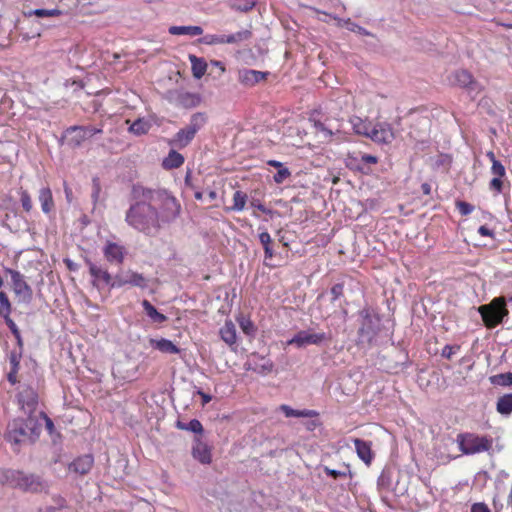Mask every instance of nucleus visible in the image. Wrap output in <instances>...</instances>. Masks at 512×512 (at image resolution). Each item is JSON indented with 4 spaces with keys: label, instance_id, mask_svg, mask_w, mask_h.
<instances>
[{
    "label": "nucleus",
    "instance_id": "a211bd4d",
    "mask_svg": "<svg viewBox=\"0 0 512 512\" xmlns=\"http://www.w3.org/2000/svg\"><path fill=\"white\" fill-rule=\"evenodd\" d=\"M94 464V458L90 454H86L76 458L69 464V471L79 475H85L89 473Z\"/></svg>",
    "mask_w": 512,
    "mask_h": 512
},
{
    "label": "nucleus",
    "instance_id": "3c124183",
    "mask_svg": "<svg viewBox=\"0 0 512 512\" xmlns=\"http://www.w3.org/2000/svg\"><path fill=\"white\" fill-rule=\"evenodd\" d=\"M459 346L445 345L442 349L441 356L446 359H451L452 356L459 350Z\"/></svg>",
    "mask_w": 512,
    "mask_h": 512
},
{
    "label": "nucleus",
    "instance_id": "5fc2aeb1",
    "mask_svg": "<svg viewBox=\"0 0 512 512\" xmlns=\"http://www.w3.org/2000/svg\"><path fill=\"white\" fill-rule=\"evenodd\" d=\"M501 178L502 177H494L489 183V188L491 190H495L497 193H500L503 187V182Z\"/></svg>",
    "mask_w": 512,
    "mask_h": 512
},
{
    "label": "nucleus",
    "instance_id": "de8ad7c7",
    "mask_svg": "<svg viewBox=\"0 0 512 512\" xmlns=\"http://www.w3.org/2000/svg\"><path fill=\"white\" fill-rule=\"evenodd\" d=\"M291 176V172L287 167H283L279 169L277 173L273 176L275 183L282 184L286 179Z\"/></svg>",
    "mask_w": 512,
    "mask_h": 512
},
{
    "label": "nucleus",
    "instance_id": "0eeeda50",
    "mask_svg": "<svg viewBox=\"0 0 512 512\" xmlns=\"http://www.w3.org/2000/svg\"><path fill=\"white\" fill-rule=\"evenodd\" d=\"M459 448L463 454L472 455L489 451L492 447V439L486 436H477L471 433L457 436Z\"/></svg>",
    "mask_w": 512,
    "mask_h": 512
},
{
    "label": "nucleus",
    "instance_id": "37998d69",
    "mask_svg": "<svg viewBox=\"0 0 512 512\" xmlns=\"http://www.w3.org/2000/svg\"><path fill=\"white\" fill-rule=\"evenodd\" d=\"M11 303L5 292H0V317L10 316L11 314Z\"/></svg>",
    "mask_w": 512,
    "mask_h": 512
},
{
    "label": "nucleus",
    "instance_id": "052dcab7",
    "mask_svg": "<svg viewBox=\"0 0 512 512\" xmlns=\"http://www.w3.org/2000/svg\"><path fill=\"white\" fill-rule=\"evenodd\" d=\"M478 233L482 236H488V237H493L494 236V233L492 230H490L487 226L485 225H482L479 227L478 229Z\"/></svg>",
    "mask_w": 512,
    "mask_h": 512
},
{
    "label": "nucleus",
    "instance_id": "bb28decb",
    "mask_svg": "<svg viewBox=\"0 0 512 512\" xmlns=\"http://www.w3.org/2000/svg\"><path fill=\"white\" fill-rule=\"evenodd\" d=\"M189 61L191 63L192 75L196 79L202 78L207 70V63L203 58H199L195 55H189Z\"/></svg>",
    "mask_w": 512,
    "mask_h": 512
},
{
    "label": "nucleus",
    "instance_id": "c85d7f7f",
    "mask_svg": "<svg viewBox=\"0 0 512 512\" xmlns=\"http://www.w3.org/2000/svg\"><path fill=\"white\" fill-rule=\"evenodd\" d=\"M252 31L249 29H243L230 35H224L225 44L239 45L247 42L252 38Z\"/></svg>",
    "mask_w": 512,
    "mask_h": 512
},
{
    "label": "nucleus",
    "instance_id": "6e6d98bb",
    "mask_svg": "<svg viewBox=\"0 0 512 512\" xmlns=\"http://www.w3.org/2000/svg\"><path fill=\"white\" fill-rule=\"evenodd\" d=\"M3 319L13 335L20 333V330L10 316L3 317Z\"/></svg>",
    "mask_w": 512,
    "mask_h": 512
},
{
    "label": "nucleus",
    "instance_id": "49530a36",
    "mask_svg": "<svg viewBox=\"0 0 512 512\" xmlns=\"http://www.w3.org/2000/svg\"><path fill=\"white\" fill-rule=\"evenodd\" d=\"M20 201L23 209L26 212H30L33 208L32 199L29 193L26 190L20 191Z\"/></svg>",
    "mask_w": 512,
    "mask_h": 512
},
{
    "label": "nucleus",
    "instance_id": "473e14b6",
    "mask_svg": "<svg viewBox=\"0 0 512 512\" xmlns=\"http://www.w3.org/2000/svg\"><path fill=\"white\" fill-rule=\"evenodd\" d=\"M169 33L172 35L198 36L203 33V29L200 26H171Z\"/></svg>",
    "mask_w": 512,
    "mask_h": 512
},
{
    "label": "nucleus",
    "instance_id": "4be33fe9",
    "mask_svg": "<svg viewBox=\"0 0 512 512\" xmlns=\"http://www.w3.org/2000/svg\"><path fill=\"white\" fill-rule=\"evenodd\" d=\"M38 200L41 204L42 212L49 215L55 210V203L52 191L49 187H42L38 193Z\"/></svg>",
    "mask_w": 512,
    "mask_h": 512
},
{
    "label": "nucleus",
    "instance_id": "6ab92c4d",
    "mask_svg": "<svg viewBox=\"0 0 512 512\" xmlns=\"http://www.w3.org/2000/svg\"><path fill=\"white\" fill-rule=\"evenodd\" d=\"M123 250L122 246L113 242H108L103 249V254L108 262L121 264L124 260Z\"/></svg>",
    "mask_w": 512,
    "mask_h": 512
},
{
    "label": "nucleus",
    "instance_id": "f03ea898",
    "mask_svg": "<svg viewBox=\"0 0 512 512\" xmlns=\"http://www.w3.org/2000/svg\"><path fill=\"white\" fill-rule=\"evenodd\" d=\"M42 423L37 415H27L25 418L18 417L8 423L5 439L14 450L19 447L32 445L40 437Z\"/></svg>",
    "mask_w": 512,
    "mask_h": 512
},
{
    "label": "nucleus",
    "instance_id": "b1692460",
    "mask_svg": "<svg viewBox=\"0 0 512 512\" xmlns=\"http://www.w3.org/2000/svg\"><path fill=\"white\" fill-rule=\"evenodd\" d=\"M356 453L358 457L367 465H369L373 459V453L371 450V442L362 439L353 440Z\"/></svg>",
    "mask_w": 512,
    "mask_h": 512
},
{
    "label": "nucleus",
    "instance_id": "9b49d317",
    "mask_svg": "<svg viewBox=\"0 0 512 512\" xmlns=\"http://www.w3.org/2000/svg\"><path fill=\"white\" fill-rule=\"evenodd\" d=\"M330 338L331 337L324 332L315 333L311 330H301L288 340L287 344L294 345L297 348H304L309 345H320Z\"/></svg>",
    "mask_w": 512,
    "mask_h": 512
},
{
    "label": "nucleus",
    "instance_id": "13d9d810",
    "mask_svg": "<svg viewBox=\"0 0 512 512\" xmlns=\"http://www.w3.org/2000/svg\"><path fill=\"white\" fill-rule=\"evenodd\" d=\"M471 512H490V509L484 503H475L471 507Z\"/></svg>",
    "mask_w": 512,
    "mask_h": 512
},
{
    "label": "nucleus",
    "instance_id": "bf43d9fd",
    "mask_svg": "<svg viewBox=\"0 0 512 512\" xmlns=\"http://www.w3.org/2000/svg\"><path fill=\"white\" fill-rule=\"evenodd\" d=\"M85 135L87 138L92 137L93 135L97 133H102V129L95 128L92 126H84Z\"/></svg>",
    "mask_w": 512,
    "mask_h": 512
},
{
    "label": "nucleus",
    "instance_id": "7ed1b4c3",
    "mask_svg": "<svg viewBox=\"0 0 512 512\" xmlns=\"http://www.w3.org/2000/svg\"><path fill=\"white\" fill-rule=\"evenodd\" d=\"M0 484L31 493L42 492L47 488L46 482L40 476L14 469L0 468Z\"/></svg>",
    "mask_w": 512,
    "mask_h": 512
},
{
    "label": "nucleus",
    "instance_id": "f3484780",
    "mask_svg": "<svg viewBox=\"0 0 512 512\" xmlns=\"http://www.w3.org/2000/svg\"><path fill=\"white\" fill-rule=\"evenodd\" d=\"M21 351L11 350L7 354V359L10 365V370L7 373V380L11 385H15L19 382L17 374L20 368V361L22 358Z\"/></svg>",
    "mask_w": 512,
    "mask_h": 512
},
{
    "label": "nucleus",
    "instance_id": "ddd939ff",
    "mask_svg": "<svg viewBox=\"0 0 512 512\" xmlns=\"http://www.w3.org/2000/svg\"><path fill=\"white\" fill-rule=\"evenodd\" d=\"M449 83L466 89L469 93H478L481 89L479 83L474 80L467 70H456L448 77Z\"/></svg>",
    "mask_w": 512,
    "mask_h": 512
},
{
    "label": "nucleus",
    "instance_id": "393cba45",
    "mask_svg": "<svg viewBox=\"0 0 512 512\" xmlns=\"http://www.w3.org/2000/svg\"><path fill=\"white\" fill-rule=\"evenodd\" d=\"M253 361V370L257 373L268 374L273 370V362L263 356L253 354L251 357Z\"/></svg>",
    "mask_w": 512,
    "mask_h": 512
},
{
    "label": "nucleus",
    "instance_id": "680f3d73",
    "mask_svg": "<svg viewBox=\"0 0 512 512\" xmlns=\"http://www.w3.org/2000/svg\"><path fill=\"white\" fill-rule=\"evenodd\" d=\"M14 337L16 339V344H17V348L15 350L16 351H21V353H23L24 341H23V338L21 336V333H18L16 335H14Z\"/></svg>",
    "mask_w": 512,
    "mask_h": 512
},
{
    "label": "nucleus",
    "instance_id": "c756f323",
    "mask_svg": "<svg viewBox=\"0 0 512 512\" xmlns=\"http://www.w3.org/2000/svg\"><path fill=\"white\" fill-rule=\"evenodd\" d=\"M280 411H282L284 413V415L288 418L290 417H297V418H310V417H314L317 415V412L314 411V410H309V409H303V410H296V409H293L291 408L290 406L286 405V404H282L280 407H279Z\"/></svg>",
    "mask_w": 512,
    "mask_h": 512
},
{
    "label": "nucleus",
    "instance_id": "2eb2a0df",
    "mask_svg": "<svg viewBox=\"0 0 512 512\" xmlns=\"http://www.w3.org/2000/svg\"><path fill=\"white\" fill-rule=\"evenodd\" d=\"M368 138L376 143H390L394 139V133L390 124L382 122L372 125Z\"/></svg>",
    "mask_w": 512,
    "mask_h": 512
},
{
    "label": "nucleus",
    "instance_id": "f8f14e48",
    "mask_svg": "<svg viewBox=\"0 0 512 512\" xmlns=\"http://www.w3.org/2000/svg\"><path fill=\"white\" fill-rule=\"evenodd\" d=\"M148 284L149 280L143 274L133 270H127L119 272L114 276L112 288H121L125 285H131L133 287L146 289Z\"/></svg>",
    "mask_w": 512,
    "mask_h": 512
},
{
    "label": "nucleus",
    "instance_id": "2f4dec72",
    "mask_svg": "<svg viewBox=\"0 0 512 512\" xmlns=\"http://www.w3.org/2000/svg\"><path fill=\"white\" fill-rule=\"evenodd\" d=\"M142 306L146 315L153 323L161 324L167 320V317L164 314L158 312L157 309L148 300H143Z\"/></svg>",
    "mask_w": 512,
    "mask_h": 512
},
{
    "label": "nucleus",
    "instance_id": "774afa93",
    "mask_svg": "<svg viewBox=\"0 0 512 512\" xmlns=\"http://www.w3.org/2000/svg\"><path fill=\"white\" fill-rule=\"evenodd\" d=\"M421 190L423 194L430 195L431 194V185L429 183H423L421 185Z\"/></svg>",
    "mask_w": 512,
    "mask_h": 512
},
{
    "label": "nucleus",
    "instance_id": "f257e3e1",
    "mask_svg": "<svg viewBox=\"0 0 512 512\" xmlns=\"http://www.w3.org/2000/svg\"><path fill=\"white\" fill-rule=\"evenodd\" d=\"M134 201L126 211L125 221L134 230L155 237L165 226L173 223L181 213L179 201L165 189H151L133 184Z\"/></svg>",
    "mask_w": 512,
    "mask_h": 512
},
{
    "label": "nucleus",
    "instance_id": "c9c22d12",
    "mask_svg": "<svg viewBox=\"0 0 512 512\" xmlns=\"http://www.w3.org/2000/svg\"><path fill=\"white\" fill-rule=\"evenodd\" d=\"M228 6L238 12H248L256 5V0H229Z\"/></svg>",
    "mask_w": 512,
    "mask_h": 512
},
{
    "label": "nucleus",
    "instance_id": "6e6552de",
    "mask_svg": "<svg viewBox=\"0 0 512 512\" xmlns=\"http://www.w3.org/2000/svg\"><path fill=\"white\" fill-rule=\"evenodd\" d=\"M344 161L349 170L369 175L372 173L371 166L378 163V158L362 152H353L348 153Z\"/></svg>",
    "mask_w": 512,
    "mask_h": 512
},
{
    "label": "nucleus",
    "instance_id": "4d7b16f0",
    "mask_svg": "<svg viewBox=\"0 0 512 512\" xmlns=\"http://www.w3.org/2000/svg\"><path fill=\"white\" fill-rule=\"evenodd\" d=\"M331 294L333 296V300L338 299L343 294V285L342 284H335L331 288Z\"/></svg>",
    "mask_w": 512,
    "mask_h": 512
},
{
    "label": "nucleus",
    "instance_id": "4c0bfd02",
    "mask_svg": "<svg viewBox=\"0 0 512 512\" xmlns=\"http://www.w3.org/2000/svg\"><path fill=\"white\" fill-rule=\"evenodd\" d=\"M150 127L151 125L148 121L144 119H137L131 124V126L129 127V131L139 136L146 134L149 131Z\"/></svg>",
    "mask_w": 512,
    "mask_h": 512
},
{
    "label": "nucleus",
    "instance_id": "69168bd1",
    "mask_svg": "<svg viewBox=\"0 0 512 512\" xmlns=\"http://www.w3.org/2000/svg\"><path fill=\"white\" fill-rule=\"evenodd\" d=\"M64 193H65L67 202L71 203L73 193H72V189L68 186V184L66 182H64Z\"/></svg>",
    "mask_w": 512,
    "mask_h": 512
},
{
    "label": "nucleus",
    "instance_id": "5701e85b",
    "mask_svg": "<svg viewBox=\"0 0 512 512\" xmlns=\"http://www.w3.org/2000/svg\"><path fill=\"white\" fill-rule=\"evenodd\" d=\"M259 241L264 249V265L273 267V265L268 262V260H271L276 254L270 234L267 231L261 232L259 234Z\"/></svg>",
    "mask_w": 512,
    "mask_h": 512
},
{
    "label": "nucleus",
    "instance_id": "09e8293b",
    "mask_svg": "<svg viewBox=\"0 0 512 512\" xmlns=\"http://www.w3.org/2000/svg\"><path fill=\"white\" fill-rule=\"evenodd\" d=\"M456 206H457L460 214L463 216L469 215L474 210V206L465 201H458L456 203Z\"/></svg>",
    "mask_w": 512,
    "mask_h": 512
},
{
    "label": "nucleus",
    "instance_id": "338daca9",
    "mask_svg": "<svg viewBox=\"0 0 512 512\" xmlns=\"http://www.w3.org/2000/svg\"><path fill=\"white\" fill-rule=\"evenodd\" d=\"M267 164H268V165H270V166H273V167L277 168L278 170H279V169H282L283 167H285V166L283 165V163H282V162L277 161V160H269V161L267 162Z\"/></svg>",
    "mask_w": 512,
    "mask_h": 512
},
{
    "label": "nucleus",
    "instance_id": "8fccbe9b",
    "mask_svg": "<svg viewBox=\"0 0 512 512\" xmlns=\"http://www.w3.org/2000/svg\"><path fill=\"white\" fill-rule=\"evenodd\" d=\"M491 172L496 177H504L506 174L505 167L502 165V163L500 161H494L492 163Z\"/></svg>",
    "mask_w": 512,
    "mask_h": 512
},
{
    "label": "nucleus",
    "instance_id": "4468645a",
    "mask_svg": "<svg viewBox=\"0 0 512 512\" xmlns=\"http://www.w3.org/2000/svg\"><path fill=\"white\" fill-rule=\"evenodd\" d=\"M86 264L88 265L90 275L93 277L92 285L94 287L100 290L104 285H106L113 289L112 284L114 282V277L111 276L106 268L98 266L91 260H86Z\"/></svg>",
    "mask_w": 512,
    "mask_h": 512
},
{
    "label": "nucleus",
    "instance_id": "58836bf2",
    "mask_svg": "<svg viewBox=\"0 0 512 512\" xmlns=\"http://www.w3.org/2000/svg\"><path fill=\"white\" fill-rule=\"evenodd\" d=\"M246 202L247 194L237 190L233 194V205L228 209L232 211H242L245 208Z\"/></svg>",
    "mask_w": 512,
    "mask_h": 512
},
{
    "label": "nucleus",
    "instance_id": "f704fd0d",
    "mask_svg": "<svg viewBox=\"0 0 512 512\" xmlns=\"http://www.w3.org/2000/svg\"><path fill=\"white\" fill-rule=\"evenodd\" d=\"M220 335L222 340L228 345H232L236 342V329L232 322H226L225 325L220 329Z\"/></svg>",
    "mask_w": 512,
    "mask_h": 512
},
{
    "label": "nucleus",
    "instance_id": "72a5a7b5",
    "mask_svg": "<svg viewBox=\"0 0 512 512\" xmlns=\"http://www.w3.org/2000/svg\"><path fill=\"white\" fill-rule=\"evenodd\" d=\"M183 163L184 157L175 150H171L163 161V167L166 169H175L179 168Z\"/></svg>",
    "mask_w": 512,
    "mask_h": 512
},
{
    "label": "nucleus",
    "instance_id": "39448f33",
    "mask_svg": "<svg viewBox=\"0 0 512 512\" xmlns=\"http://www.w3.org/2000/svg\"><path fill=\"white\" fill-rule=\"evenodd\" d=\"M361 325L358 330L361 343H371L380 330V317L371 308H363L359 312Z\"/></svg>",
    "mask_w": 512,
    "mask_h": 512
},
{
    "label": "nucleus",
    "instance_id": "0e129e2a",
    "mask_svg": "<svg viewBox=\"0 0 512 512\" xmlns=\"http://www.w3.org/2000/svg\"><path fill=\"white\" fill-rule=\"evenodd\" d=\"M178 99L181 103L186 104L188 100L194 99V95L190 93H181L179 94Z\"/></svg>",
    "mask_w": 512,
    "mask_h": 512
},
{
    "label": "nucleus",
    "instance_id": "603ef678",
    "mask_svg": "<svg viewBox=\"0 0 512 512\" xmlns=\"http://www.w3.org/2000/svg\"><path fill=\"white\" fill-rule=\"evenodd\" d=\"M240 326L243 332L246 333L247 335H251L255 331L253 323L248 319H242L240 321Z\"/></svg>",
    "mask_w": 512,
    "mask_h": 512
},
{
    "label": "nucleus",
    "instance_id": "79ce46f5",
    "mask_svg": "<svg viewBox=\"0 0 512 512\" xmlns=\"http://www.w3.org/2000/svg\"><path fill=\"white\" fill-rule=\"evenodd\" d=\"M324 472L327 476H330L334 479L347 477V476L352 477V472L350 470L349 465H345V464L343 465L342 470L331 469V468L325 466Z\"/></svg>",
    "mask_w": 512,
    "mask_h": 512
},
{
    "label": "nucleus",
    "instance_id": "864d4df0",
    "mask_svg": "<svg viewBox=\"0 0 512 512\" xmlns=\"http://www.w3.org/2000/svg\"><path fill=\"white\" fill-rule=\"evenodd\" d=\"M37 416L38 418L44 420L47 431L49 432V434H52L55 429L53 421L44 412H40L39 415Z\"/></svg>",
    "mask_w": 512,
    "mask_h": 512
},
{
    "label": "nucleus",
    "instance_id": "a18cd8bd",
    "mask_svg": "<svg viewBox=\"0 0 512 512\" xmlns=\"http://www.w3.org/2000/svg\"><path fill=\"white\" fill-rule=\"evenodd\" d=\"M61 11L58 9H35L28 13L29 16L35 15L37 17H53L59 16Z\"/></svg>",
    "mask_w": 512,
    "mask_h": 512
},
{
    "label": "nucleus",
    "instance_id": "7c9ffc66",
    "mask_svg": "<svg viewBox=\"0 0 512 512\" xmlns=\"http://www.w3.org/2000/svg\"><path fill=\"white\" fill-rule=\"evenodd\" d=\"M496 411L503 416H509L512 413V393L504 394L498 398Z\"/></svg>",
    "mask_w": 512,
    "mask_h": 512
},
{
    "label": "nucleus",
    "instance_id": "423d86ee",
    "mask_svg": "<svg viewBox=\"0 0 512 512\" xmlns=\"http://www.w3.org/2000/svg\"><path fill=\"white\" fill-rule=\"evenodd\" d=\"M205 122L206 117L203 113L198 112L193 114L190 118L189 124L175 134L170 144L179 149L188 146L196 133L204 126Z\"/></svg>",
    "mask_w": 512,
    "mask_h": 512
},
{
    "label": "nucleus",
    "instance_id": "a878e982",
    "mask_svg": "<svg viewBox=\"0 0 512 512\" xmlns=\"http://www.w3.org/2000/svg\"><path fill=\"white\" fill-rule=\"evenodd\" d=\"M150 344L153 348L168 354H177L180 352L179 348L171 341L165 338L159 340L151 339Z\"/></svg>",
    "mask_w": 512,
    "mask_h": 512
},
{
    "label": "nucleus",
    "instance_id": "e2e57ef3",
    "mask_svg": "<svg viewBox=\"0 0 512 512\" xmlns=\"http://www.w3.org/2000/svg\"><path fill=\"white\" fill-rule=\"evenodd\" d=\"M251 206L257 208L258 210L262 211L263 213H271V210H268L263 204H261L258 200H253L251 202Z\"/></svg>",
    "mask_w": 512,
    "mask_h": 512
},
{
    "label": "nucleus",
    "instance_id": "dca6fc26",
    "mask_svg": "<svg viewBox=\"0 0 512 512\" xmlns=\"http://www.w3.org/2000/svg\"><path fill=\"white\" fill-rule=\"evenodd\" d=\"M192 456L202 464H210L212 460L211 448L201 437L196 436L192 446Z\"/></svg>",
    "mask_w": 512,
    "mask_h": 512
},
{
    "label": "nucleus",
    "instance_id": "9d476101",
    "mask_svg": "<svg viewBox=\"0 0 512 512\" xmlns=\"http://www.w3.org/2000/svg\"><path fill=\"white\" fill-rule=\"evenodd\" d=\"M21 409L27 415H36L35 411L39 403V394L37 389L30 384H22L17 394Z\"/></svg>",
    "mask_w": 512,
    "mask_h": 512
},
{
    "label": "nucleus",
    "instance_id": "1a4fd4ad",
    "mask_svg": "<svg viewBox=\"0 0 512 512\" xmlns=\"http://www.w3.org/2000/svg\"><path fill=\"white\" fill-rule=\"evenodd\" d=\"M5 272L11 276L12 288L18 301L30 304L33 299V290L25 281L24 276L17 270L6 268Z\"/></svg>",
    "mask_w": 512,
    "mask_h": 512
},
{
    "label": "nucleus",
    "instance_id": "ea45409f",
    "mask_svg": "<svg viewBox=\"0 0 512 512\" xmlns=\"http://www.w3.org/2000/svg\"><path fill=\"white\" fill-rule=\"evenodd\" d=\"M493 385L508 387L512 386V372L500 373L490 377Z\"/></svg>",
    "mask_w": 512,
    "mask_h": 512
},
{
    "label": "nucleus",
    "instance_id": "e433bc0d",
    "mask_svg": "<svg viewBox=\"0 0 512 512\" xmlns=\"http://www.w3.org/2000/svg\"><path fill=\"white\" fill-rule=\"evenodd\" d=\"M176 427L180 430L191 431L199 435H201L204 431L203 425L197 419H192L188 423L177 421Z\"/></svg>",
    "mask_w": 512,
    "mask_h": 512
},
{
    "label": "nucleus",
    "instance_id": "aec40b11",
    "mask_svg": "<svg viewBox=\"0 0 512 512\" xmlns=\"http://www.w3.org/2000/svg\"><path fill=\"white\" fill-rule=\"evenodd\" d=\"M267 75V72L244 69L239 72V81L244 85L252 86L263 81Z\"/></svg>",
    "mask_w": 512,
    "mask_h": 512
},
{
    "label": "nucleus",
    "instance_id": "cd10ccee",
    "mask_svg": "<svg viewBox=\"0 0 512 512\" xmlns=\"http://www.w3.org/2000/svg\"><path fill=\"white\" fill-rule=\"evenodd\" d=\"M353 131L358 135L369 137L372 124L362 120L360 117L352 116L349 120Z\"/></svg>",
    "mask_w": 512,
    "mask_h": 512
},
{
    "label": "nucleus",
    "instance_id": "20e7f679",
    "mask_svg": "<svg viewBox=\"0 0 512 512\" xmlns=\"http://www.w3.org/2000/svg\"><path fill=\"white\" fill-rule=\"evenodd\" d=\"M478 312L488 329L497 327L509 315L504 297H496L490 303L479 306Z\"/></svg>",
    "mask_w": 512,
    "mask_h": 512
},
{
    "label": "nucleus",
    "instance_id": "c03bdc74",
    "mask_svg": "<svg viewBox=\"0 0 512 512\" xmlns=\"http://www.w3.org/2000/svg\"><path fill=\"white\" fill-rule=\"evenodd\" d=\"M199 42L205 45H217L225 44V39L224 35L206 34L201 39H199Z\"/></svg>",
    "mask_w": 512,
    "mask_h": 512
},
{
    "label": "nucleus",
    "instance_id": "a19ab883",
    "mask_svg": "<svg viewBox=\"0 0 512 512\" xmlns=\"http://www.w3.org/2000/svg\"><path fill=\"white\" fill-rule=\"evenodd\" d=\"M314 128L316 133L319 134L324 140H330L334 134L331 125H326L320 121H314Z\"/></svg>",
    "mask_w": 512,
    "mask_h": 512
},
{
    "label": "nucleus",
    "instance_id": "412c9836",
    "mask_svg": "<svg viewBox=\"0 0 512 512\" xmlns=\"http://www.w3.org/2000/svg\"><path fill=\"white\" fill-rule=\"evenodd\" d=\"M65 135L71 147H79L87 139L84 126H71L66 129Z\"/></svg>",
    "mask_w": 512,
    "mask_h": 512
}]
</instances>
